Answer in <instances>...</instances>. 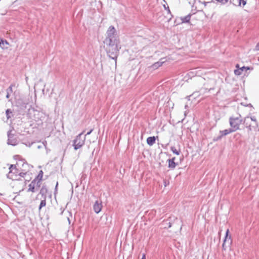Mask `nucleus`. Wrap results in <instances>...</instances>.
<instances>
[{"mask_svg": "<svg viewBox=\"0 0 259 259\" xmlns=\"http://www.w3.org/2000/svg\"><path fill=\"white\" fill-rule=\"evenodd\" d=\"M103 42L108 55L112 59H116L120 47H119V39L114 26H110L108 28Z\"/></svg>", "mask_w": 259, "mask_h": 259, "instance_id": "nucleus-1", "label": "nucleus"}, {"mask_svg": "<svg viewBox=\"0 0 259 259\" xmlns=\"http://www.w3.org/2000/svg\"><path fill=\"white\" fill-rule=\"evenodd\" d=\"M21 171L19 169H15L14 170L9 171L7 175V177L9 179H12L14 181V185L16 186L19 183L20 185V189L24 190L26 183V180L23 177H20L19 173Z\"/></svg>", "mask_w": 259, "mask_h": 259, "instance_id": "nucleus-2", "label": "nucleus"}, {"mask_svg": "<svg viewBox=\"0 0 259 259\" xmlns=\"http://www.w3.org/2000/svg\"><path fill=\"white\" fill-rule=\"evenodd\" d=\"M17 165L21 171L19 173L20 177L24 178L29 169V164L24 160H20L17 162Z\"/></svg>", "mask_w": 259, "mask_h": 259, "instance_id": "nucleus-3", "label": "nucleus"}, {"mask_svg": "<svg viewBox=\"0 0 259 259\" xmlns=\"http://www.w3.org/2000/svg\"><path fill=\"white\" fill-rule=\"evenodd\" d=\"M239 117H231L229 119V122L232 131L234 132L237 131L239 128L240 124L241 123L242 120Z\"/></svg>", "mask_w": 259, "mask_h": 259, "instance_id": "nucleus-4", "label": "nucleus"}, {"mask_svg": "<svg viewBox=\"0 0 259 259\" xmlns=\"http://www.w3.org/2000/svg\"><path fill=\"white\" fill-rule=\"evenodd\" d=\"M82 134L83 133L79 134L73 141V146L75 150L80 148L84 144L85 138L81 137Z\"/></svg>", "mask_w": 259, "mask_h": 259, "instance_id": "nucleus-5", "label": "nucleus"}, {"mask_svg": "<svg viewBox=\"0 0 259 259\" xmlns=\"http://www.w3.org/2000/svg\"><path fill=\"white\" fill-rule=\"evenodd\" d=\"M14 129L9 130L7 132L8 141L7 144L12 146H15L18 144V141L15 135V133H13Z\"/></svg>", "mask_w": 259, "mask_h": 259, "instance_id": "nucleus-6", "label": "nucleus"}, {"mask_svg": "<svg viewBox=\"0 0 259 259\" xmlns=\"http://www.w3.org/2000/svg\"><path fill=\"white\" fill-rule=\"evenodd\" d=\"M249 119V117H246L244 119V123L245 124L246 126H247L248 127V128H249V130L250 131L251 130V126L253 128L256 129L258 127V123L257 122L256 118L254 116H252V117H251L250 118V119L251 121H253L254 122V125H251L250 124H248V121Z\"/></svg>", "mask_w": 259, "mask_h": 259, "instance_id": "nucleus-7", "label": "nucleus"}, {"mask_svg": "<svg viewBox=\"0 0 259 259\" xmlns=\"http://www.w3.org/2000/svg\"><path fill=\"white\" fill-rule=\"evenodd\" d=\"M229 231V229H227L226 232V236L223 244V248L224 250L226 249L227 244L228 245V246H230V245L232 243L231 237V236L228 235Z\"/></svg>", "mask_w": 259, "mask_h": 259, "instance_id": "nucleus-8", "label": "nucleus"}, {"mask_svg": "<svg viewBox=\"0 0 259 259\" xmlns=\"http://www.w3.org/2000/svg\"><path fill=\"white\" fill-rule=\"evenodd\" d=\"M229 231V229H227L226 232V236L223 244V248L224 250L226 249L227 244L228 245V246H230V245L232 243L231 237V236L228 235Z\"/></svg>", "mask_w": 259, "mask_h": 259, "instance_id": "nucleus-9", "label": "nucleus"}, {"mask_svg": "<svg viewBox=\"0 0 259 259\" xmlns=\"http://www.w3.org/2000/svg\"><path fill=\"white\" fill-rule=\"evenodd\" d=\"M102 208V203L101 201L97 200L93 206L94 211L96 213H99Z\"/></svg>", "mask_w": 259, "mask_h": 259, "instance_id": "nucleus-10", "label": "nucleus"}, {"mask_svg": "<svg viewBox=\"0 0 259 259\" xmlns=\"http://www.w3.org/2000/svg\"><path fill=\"white\" fill-rule=\"evenodd\" d=\"M230 3L235 6L243 7L246 4V1L245 0H237V4L234 2V0H229Z\"/></svg>", "mask_w": 259, "mask_h": 259, "instance_id": "nucleus-11", "label": "nucleus"}, {"mask_svg": "<svg viewBox=\"0 0 259 259\" xmlns=\"http://www.w3.org/2000/svg\"><path fill=\"white\" fill-rule=\"evenodd\" d=\"M36 179L33 180L30 184L29 185V189H28V191H31L32 192H35L37 189L36 188Z\"/></svg>", "mask_w": 259, "mask_h": 259, "instance_id": "nucleus-12", "label": "nucleus"}, {"mask_svg": "<svg viewBox=\"0 0 259 259\" xmlns=\"http://www.w3.org/2000/svg\"><path fill=\"white\" fill-rule=\"evenodd\" d=\"M232 132H234L233 131H232V128H229V129H228V130H224V131H221L220 132L221 135L217 138V139H216V140H218L219 139H221L222 138V137L224 136H226L231 133H232Z\"/></svg>", "mask_w": 259, "mask_h": 259, "instance_id": "nucleus-13", "label": "nucleus"}, {"mask_svg": "<svg viewBox=\"0 0 259 259\" xmlns=\"http://www.w3.org/2000/svg\"><path fill=\"white\" fill-rule=\"evenodd\" d=\"M47 193H48V189H47L46 186H45V185L42 186V187L40 189V190L39 192V194H40L41 195V198H44L45 197V198H47L46 194Z\"/></svg>", "mask_w": 259, "mask_h": 259, "instance_id": "nucleus-14", "label": "nucleus"}, {"mask_svg": "<svg viewBox=\"0 0 259 259\" xmlns=\"http://www.w3.org/2000/svg\"><path fill=\"white\" fill-rule=\"evenodd\" d=\"M7 95L6 98L9 100V101H11V99H10V96L11 94L13 93V85H11L6 90Z\"/></svg>", "mask_w": 259, "mask_h": 259, "instance_id": "nucleus-15", "label": "nucleus"}, {"mask_svg": "<svg viewBox=\"0 0 259 259\" xmlns=\"http://www.w3.org/2000/svg\"><path fill=\"white\" fill-rule=\"evenodd\" d=\"M175 157L168 160V167L171 168H174L176 166L177 164L175 162Z\"/></svg>", "mask_w": 259, "mask_h": 259, "instance_id": "nucleus-16", "label": "nucleus"}, {"mask_svg": "<svg viewBox=\"0 0 259 259\" xmlns=\"http://www.w3.org/2000/svg\"><path fill=\"white\" fill-rule=\"evenodd\" d=\"M164 58L161 59L159 61L153 64L152 67L154 69H156L158 68L159 67L161 66L162 64L164 62V61H163Z\"/></svg>", "mask_w": 259, "mask_h": 259, "instance_id": "nucleus-17", "label": "nucleus"}, {"mask_svg": "<svg viewBox=\"0 0 259 259\" xmlns=\"http://www.w3.org/2000/svg\"><path fill=\"white\" fill-rule=\"evenodd\" d=\"M9 43L6 40H4L3 39H0V47L2 49H6L8 48V46Z\"/></svg>", "mask_w": 259, "mask_h": 259, "instance_id": "nucleus-18", "label": "nucleus"}, {"mask_svg": "<svg viewBox=\"0 0 259 259\" xmlns=\"http://www.w3.org/2000/svg\"><path fill=\"white\" fill-rule=\"evenodd\" d=\"M155 137H149L147 139V143L149 145L152 146L155 143Z\"/></svg>", "mask_w": 259, "mask_h": 259, "instance_id": "nucleus-19", "label": "nucleus"}, {"mask_svg": "<svg viewBox=\"0 0 259 259\" xmlns=\"http://www.w3.org/2000/svg\"><path fill=\"white\" fill-rule=\"evenodd\" d=\"M46 198H45V197L44 198H41L42 200H41L40 203L38 207L39 211H40L41 209L43 207H45L46 205Z\"/></svg>", "mask_w": 259, "mask_h": 259, "instance_id": "nucleus-20", "label": "nucleus"}, {"mask_svg": "<svg viewBox=\"0 0 259 259\" xmlns=\"http://www.w3.org/2000/svg\"><path fill=\"white\" fill-rule=\"evenodd\" d=\"M190 18L191 15L189 14L184 17L182 18L181 20L183 22H189L190 20Z\"/></svg>", "mask_w": 259, "mask_h": 259, "instance_id": "nucleus-21", "label": "nucleus"}, {"mask_svg": "<svg viewBox=\"0 0 259 259\" xmlns=\"http://www.w3.org/2000/svg\"><path fill=\"white\" fill-rule=\"evenodd\" d=\"M6 114L8 119L11 118V116L13 115L12 111L10 109L6 110Z\"/></svg>", "mask_w": 259, "mask_h": 259, "instance_id": "nucleus-22", "label": "nucleus"}, {"mask_svg": "<svg viewBox=\"0 0 259 259\" xmlns=\"http://www.w3.org/2000/svg\"><path fill=\"white\" fill-rule=\"evenodd\" d=\"M170 149H171V150L172 151V152L174 153H175V154H177V155H179L180 154V150H177V149L176 148V147H174V146H171V147H170Z\"/></svg>", "mask_w": 259, "mask_h": 259, "instance_id": "nucleus-23", "label": "nucleus"}, {"mask_svg": "<svg viewBox=\"0 0 259 259\" xmlns=\"http://www.w3.org/2000/svg\"><path fill=\"white\" fill-rule=\"evenodd\" d=\"M10 171L14 170L15 169H19V168L18 167V166L17 165V163L16 164H11L10 165L9 168Z\"/></svg>", "mask_w": 259, "mask_h": 259, "instance_id": "nucleus-24", "label": "nucleus"}, {"mask_svg": "<svg viewBox=\"0 0 259 259\" xmlns=\"http://www.w3.org/2000/svg\"><path fill=\"white\" fill-rule=\"evenodd\" d=\"M236 67L237 68H238V69H237V70H234V73L237 75H240L242 74V72L241 71V70L239 69V65L238 64H237L236 65Z\"/></svg>", "mask_w": 259, "mask_h": 259, "instance_id": "nucleus-25", "label": "nucleus"}, {"mask_svg": "<svg viewBox=\"0 0 259 259\" xmlns=\"http://www.w3.org/2000/svg\"><path fill=\"white\" fill-rule=\"evenodd\" d=\"M42 177H43V171L42 170H40L39 171L38 176H37V178L35 179H36L37 180L41 181Z\"/></svg>", "mask_w": 259, "mask_h": 259, "instance_id": "nucleus-26", "label": "nucleus"}, {"mask_svg": "<svg viewBox=\"0 0 259 259\" xmlns=\"http://www.w3.org/2000/svg\"><path fill=\"white\" fill-rule=\"evenodd\" d=\"M40 180H36V188L37 190L40 186Z\"/></svg>", "mask_w": 259, "mask_h": 259, "instance_id": "nucleus-27", "label": "nucleus"}, {"mask_svg": "<svg viewBox=\"0 0 259 259\" xmlns=\"http://www.w3.org/2000/svg\"><path fill=\"white\" fill-rule=\"evenodd\" d=\"M212 2L211 1V2H204L202 3L204 4L205 7H207V6L211 5L212 4Z\"/></svg>", "mask_w": 259, "mask_h": 259, "instance_id": "nucleus-28", "label": "nucleus"}, {"mask_svg": "<svg viewBox=\"0 0 259 259\" xmlns=\"http://www.w3.org/2000/svg\"><path fill=\"white\" fill-rule=\"evenodd\" d=\"M249 69V68L245 67L244 66H243V67H242L241 68H239V69L241 70V72H242L244 70L246 71L247 70H248Z\"/></svg>", "mask_w": 259, "mask_h": 259, "instance_id": "nucleus-29", "label": "nucleus"}, {"mask_svg": "<svg viewBox=\"0 0 259 259\" xmlns=\"http://www.w3.org/2000/svg\"><path fill=\"white\" fill-rule=\"evenodd\" d=\"M20 185L19 184V183H18V184L16 186L14 185V182L13 183V187H16L18 189H19V191H23V190H21L20 189Z\"/></svg>", "mask_w": 259, "mask_h": 259, "instance_id": "nucleus-30", "label": "nucleus"}, {"mask_svg": "<svg viewBox=\"0 0 259 259\" xmlns=\"http://www.w3.org/2000/svg\"><path fill=\"white\" fill-rule=\"evenodd\" d=\"M93 131V129H91L89 132H88L87 133V134L85 135V136H86V135H90V134L92 132V131Z\"/></svg>", "mask_w": 259, "mask_h": 259, "instance_id": "nucleus-31", "label": "nucleus"}, {"mask_svg": "<svg viewBox=\"0 0 259 259\" xmlns=\"http://www.w3.org/2000/svg\"><path fill=\"white\" fill-rule=\"evenodd\" d=\"M255 49L256 50H259V42L256 45L255 47Z\"/></svg>", "mask_w": 259, "mask_h": 259, "instance_id": "nucleus-32", "label": "nucleus"}, {"mask_svg": "<svg viewBox=\"0 0 259 259\" xmlns=\"http://www.w3.org/2000/svg\"><path fill=\"white\" fill-rule=\"evenodd\" d=\"M197 94V93H194L191 95V96H196V94ZM190 97H191V96H189L188 97H189V98H190Z\"/></svg>", "mask_w": 259, "mask_h": 259, "instance_id": "nucleus-33", "label": "nucleus"}, {"mask_svg": "<svg viewBox=\"0 0 259 259\" xmlns=\"http://www.w3.org/2000/svg\"><path fill=\"white\" fill-rule=\"evenodd\" d=\"M142 259H146V255H145V254H143V256H142Z\"/></svg>", "mask_w": 259, "mask_h": 259, "instance_id": "nucleus-34", "label": "nucleus"}, {"mask_svg": "<svg viewBox=\"0 0 259 259\" xmlns=\"http://www.w3.org/2000/svg\"><path fill=\"white\" fill-rule=\"evenodd\" d=\"M19 157V155H15V156H14V158L16 159H18V158Z\"/></svg>", "mask_w": 259, "mask_h": 259, "instance_id": "nucleus-35", "label": "nucleus"}, {"mask_svg": "<svg viewBox=\"0 0 259 259\" xmlns=\"http://www.w3.org/2000/svg\"><path fill=\"white\" fill-rule=\"evenodd\" d=\"M168 224V228H170L171 226V224L170 222H169Z\"/></svg>", "mask_w": 259, "mask_h": 259, "instance_id": "nucleus-36", "label": "nucleus"}, {"mask_svg": "<svg viewBox=\"0 0 259 259\" xmlns=\"http://www.w3.org/2000/svg\"><path fill=\"white\" fill-rule=\"evenodd\" d=\"M234 2H235L236 4H237V0H234Z\"/></svg>", "mask_w": 259, "mask_h": 259, "instance_id": "nucleus-37", "label": "nucleus"}, {"mask_svg": "<svg viewBox=\"0 0 259 259\" xmlns=\"http://www.w3.org/2000/svg\"><path fill=\"white\" fill-rule=\"evenodd\" d=\"M58 183H57V184H56V189L57 188V187L58 186Z\"/></svg>", "mask_w": 259, "mask_h": 259, "instance_id": "nucleus-38", "label": "nucleus"}, {"mask_svg": "<svg viewBox=\"0 0 259 259\" xmlns=\"http://www.w3.org/2000/svg\"><path fill=\"white\" fill-rule=\"evenodd\" d=\"M167 9H168V12H170V10L169 9L168 7H167Z\"/></svg>", "mask_w": 259, "mask_h": 259, "instance_id": "nucleus-39", "label": "nucleus"}, {"mask_svg": "<svg viewBox=\"0 0 259 259\" xmlns=\"http://www.w3.org/2000/svg\"><path fill=\"white\" fill-rule=\"evenodd\" d=\"M164 224H167V221H165V222H164Z\"/></svg>", "mask_w": 259, "mask_h": 259, "instance_id": "nucleus-40", "label": "nucleus"}, {"mask_svg": "<svg viewBox=\"0 0 259 259\" xmlns=\"http://www.w3.org/2000/svg\"><path fill=\"white\" fill-rule=\"evenodd\" d=\"M198 2L200 3H201V1L199 0V1H198Z\"/></svg>", "mask_w": 259, "mask_h": 259, "instance_id": "nucleus-41", "label": "nucleus"}]
</instances>
